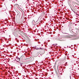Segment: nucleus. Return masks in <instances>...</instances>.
Returning a JSON list of instances; mask_svg holds the SVG:
<instances>
[{
    "instance_id": "obj_2",
    "label": "nucleus",
    "mask_w": 79,
    "mask_h": 79,
    "mask_svg": "<svg viewBox=\"0 0 79 79\" xmlns=\"http://www.w3.org/2000/svg\"><path fill=\"white\" fill-rule=\"evenodd\" d=\"M38 49H40H40L42 50V48H38Z\"/></svg>"
},
{
    "instance_id": "obj_4",
    "label": "nucleus",
    "mask_w": 79,
    "mask_h": 79,
    "mask_svg": "<svg viewBox=\"0 0 79 79\" xmlns=\"http://www.w3.org/2000/svg\"><path fill=\"white\" fill-rule=\"evenodd\" d=\"M69 57H68V58H67V59H68V60H69Z\"/></svg>"
},
{
    "instance_id": "obj_3",
    "label": "nucleus",
    "mask_w": 79,
    "mask_h": 79,
    "mask_svg": "<svg viewBox=\"0 0 79 79\" xmlns=\"http://www.w3.org/2000/svg\"><path fill=\"white\" fill-rule=\"evenodd\" d=\"M32 23H35V21L33 20V21H32Z\"/></svg>"
},
{
    "instance_id": "obj_1",
    "label": "nucleus",
    "mask_w": 79,
    "mask_h": 79,
    "mask_svg": "<svg viewBox=\"0 0 79 79\" xmlns=\"http://www.w3.org/2000/svg\"><path fill=\"white\" fill-rule=\"evenodd\" d=\"M65 66H68V64H67V62L65 63V64H64Z\"/></svg>"
}]
</instances>
